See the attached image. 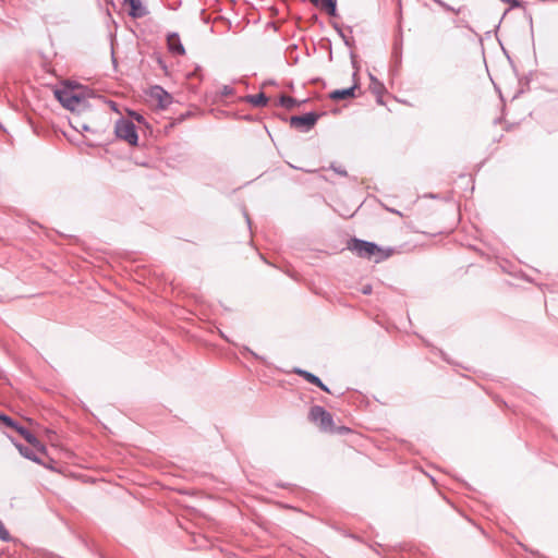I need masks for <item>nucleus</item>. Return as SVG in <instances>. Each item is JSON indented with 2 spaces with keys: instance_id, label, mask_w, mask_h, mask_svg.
I'll return each instance as SVG.
<instances>
[{
  "instance_id": "nucleus-15",
  "label": "nucleus",
  "mask_w": 558,
  "mask_h": 558,
  "mask_svg": "<svg viewBox=\"0 0 558 558\" xmlns=\"http://www.w3.org/2000/svg\"><path fill=\"white\" fill-rule=\"evenodd\" d=\"M298 374H300L304 379H306L308 383L313 385H320V379L313 375L312 373H308L306 371H298Z\"/></svg>"
},
{
  "instance_id": "nucleus-1",
  "label": "nucleus",
  "mask_w": 558,
  "mask_h": 558,
  "mask_svg": "<svg viewBox=\"0 0 558 558\" xmlns=\"http://www.w3.org/2000/svg\"><path fill=\"white\" fill-rule=\"evenodd\" d=\"M56 98L61 105L73 112L71 125L78 132L98 134L105 131L100 116L88 106L78 86L64 85L54 92Z\"/></svg>"
},
{
  "instance_id": "nucleus-12",
  "label": "nucleus",
  "mask_w": 558,
  "mask_h": 558,
  "mask_svg": "<svg viewBox=\"0 0 558 558\" xmlns=\"http://www.w3.org/2000/svg\"><path fill=\"white\" fill-rule=\"evenodd\" d=\"M247 100L256 106V107H262V106H265L268 101L267 97L265 96V94L263 93H259V94H256V95H252V96H248L247 97Z\"/></svg>"
},
{
  "instance_id": "nucleus-14",
  "label": "nucleus",
  "mask_w": 558,
  "mask_h": 558,
  "mask_svg": "<svg viewBox=\"0 0 558 558\" xmlns=\"http://www.w3.org/2000/svg\"><path fill=\"white\" fill-rule=\"evenodd\" d=\"M15 447H16V449L20 451V453H21L23 457H25V458H27V459H29V460H33V461H35V462H40V461H39V459H37V458L32 453V451H31L28 448H26V447H24V446H22V445H20V444H15Z\"/></svg>"
},
{
  "instance_id": "nucleus-9",
  "label": "nucleus",
  "mask_w": 558,
  "mask_h": 558,
  "mask_svg": "<svg viewBox=\"0 0 558 558\" xmlns=\"http://www.w3.org/2000/svg\"><path fill=\"white\" fill-rule=\"evenodd\" d=\"M354 90H355V86H352L349 88H343V89H336L329 94V97L332 100H342V99L353 98Z\"/></svg>"
},
{
  "instance_id": "nucleus-17",
  "label": "nucleus",
  "mask_w": 558,
  "mask_h": 558,
  "mask_svg": "<svg viewBox=\"0 0 558 558\" xmlns=\"http://www.w3.org/2000/svg\"><path fill=\"white\" fill-rule=\"evenodd\" d=\"M131 116L140 123H142L144 120H143V117L138 113H135V112H132Z\"/></svg>"
},
{
  "instance_id": "nucleus-11",
  "label": "nucleus",
  "mask_w": 558,
  "mask_h": 558,
  "mask_svg": "<svg viewBox=\"0 0 558 558\" xmlns=\"http://www.w3.org/2000/svg\"><path fill=\"white\" fill-rule=\"evenodd\" d=\"M126 2L130 4V15L133 17H141L145 14L142 0H126Z\"/></svg>"
},
{
  "instance_id": "nucleus-6",
  "label": "nucleus",
  "mask_w": 558,
  "mask_h": 558,
  "mask_svg": "<svg viewBox=\"0 0 558 558\" xmlns=\"http://www.w3.org/2000/svg\"><path fill=\"white\" fill-rule=\"evenodd\" d=\"M28 444H31L37 451L45 453L46 447L45 445L38 440L32 433H29L26 428L19 426L13 427Z\"/></svg>"
},
{
  "instance_id": "nucleus-19",
  "label": "nucleus",
  "mask_w": 558,
  "mask_h": 558,
  "mask_svg": "<svg viewBox=\"0 0 558 558\" xmlns=\"http://www.w3.org/2000/svg\"><path fill=\"white\" fill-rule=\"evenodd\" d=\"M384 89V87L381 85H378L376 87H374V90L379 95L381 93V90Z\"/></svg>"
},
{
  "instance_id": "nucleus-20",
  "label": "nucleus",
  "mask_w": 558,
  "mask_h": 558,
  "mask_svg": "<svg viewBox=\"0 0 558 558\" xmlns=\"http://www.w3.org/2000/svg\"><path fill=\"white\" fill-rule=\"evenodd\" d=\"M311 2H317V0H310Z\"/></svg>"
},
{
  "instance_id": "nucleus-18",
  "label": "nucleus",
  "mask_w": 558,
  "mask_h": 558,
  "mask_svg": "<svg viewBox=\"0 0 558 558\" xmlns=\"http://www.w3.org/2000/svg\"><path fill=\"white\" fill-rule=\"evenodd\" d=\"M316 386L326 392H330L329 389L322 381H320V385H316Z\"/></svg>"
},
{
  "instance_id": "nucleus-2",
  "label": "nucleus",
  "mask_w": 558,
  "mask_h": 558,
  "mask_svg": "<svg viewBox=\"0 0 558 558\" xmlns=\"http://www.w3.org/2000/svg\"><path fill=\"white\" fill-rule=\"evenodd\" d=\"M350 248L353 250L360 257L372 259L374 258L375 262H380L392 254L391 248H384L375 243L353 239L350 243Z\"/></svg>"
},
{
  "instance_id": "nucleus-4",
  "label": "nucleus",
  "mask_w": 558,
  "mask_h": 558,
  "mask_svg": "<svg viewBox=\"0 0 558 558\" xmlns=\"http://www.w3.org/2000/svg\"><path fill=\"white\" fill-rule=\"evenodd\" d=\"M310 418L317 423L324 432H333L335 429L331 414L322 407H313L310 411Z\"/></svg>"
},
{
  "instance_id": "nucleus-13",
  "label": "nucleus",
  "mask_w": 558,
  "mask_h": 558,
  "mask_svg": "<svg viewBox=\"0 0 558 558\" xmlns=\"http://www.w3.org/2000/svg\"><path fill=\"white\" fill-rule=\"evenodd\" d=\"M279 105L287 109H293L298 105V101L290 96H281Z\"/></svg>"
},
{
  "instance_id": "nucleus-10",
  "label": "nucleus",
  "mask_w": 558,
  "mask_h": 558,
  "mask_svg": "<svg viewBox=\"0 0 558 558\" xmlns=\"http://www.w3.org/2000/svg\"><path fill=\"white\" fill-rule=\"evenodd\" d=\"M314 5L319 7L325 10L329 15H336V4L337 0H317V2H312Z\"/></svg>"
},
{
  "instance_id": "nucleus-16",
  "label": "nucleus",
  "mask_w": 558,
  "mask_h": 558,
  "mask_svg": "<svg viewBox=\"0 0 558 558\" xmlns=\"http://www.w3.org/2000/svg\"><path fill=\"white\" fill-rule=\"evenodd\" d=\"M0 422L5 424L8 427H16V423L9 416L0 414Z\"/></svg>"
},
{
  "instance_id": "nucleus-3",
  "label": "nucleus",
  "mask_w": 558,
  "mask_h": 558,
  "mask_svg": "<svg viewBox=\"0 0 558 558\" xmlns=\"http://www.w3.org/2000/svg\"><path fill=\"white\" fill-rule=\"evenodd\" d=\"M114 134L119 140L128 143L130 146L138 145V134L131 120L125 118L119 119L114 125Z\"/></svg>"
},
{
  "instance_id": "nucleus-7",
  "label": "nucleus",
  "mask_w": 558,
  "mask_h": 558,
  "mask_svg": "<svg viewBox=\"0 0 558 558\" xmlns=\"http://www.w3.org/2000/svg\"><path fill=\"white\" fill-rule=\"evenodd\" d=\"M169 50L172 53L183 56L185 53V49L180 40L178 34H171L167 38Z\"/></svg>"
},
{
  "instance_id": "nucleus-5",
  "label": "nucleus",
  "mask_w": 558,
  "mask_h": 558,
  "mask_svg": "<svg viewBox=\"0 0 558 558\" xmlns=\"http://www.w3.org/2000/svg\"><path fill=\"white\" fill-rule=\"evenodd\" d=\"M318 119V116L316 113H306L304 116H295L292 117L290 120L291 126L299 131H308L312 129L316 121Z\"/></svg>"
},
{
  "instance_id": "nucleus-8",
  "label": "nucleus",
  "mask_w": 558,
  "mask_h": 558,
  "mask_svg": "<svg viewBox=\"0 0 558 558\" xmlns=\"http://www.w3.org/2000/svg\"><path fill=\"white\" fill-rule=\"evenodd\" d=\"M151 97L158 101V105L162 108L170 104L171 97L161 87L156 86L151 89Z\"/></svg>"
}]
</instances>
